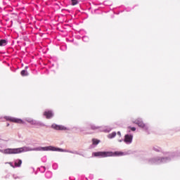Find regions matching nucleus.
<instances>
[{
    "mask_svg": "<svg viewBox=\"0 0 180 180\" xmlns=\"http://www.w3.org/2000/svg\"><path fill=\"white\" fill-rule=\"evenodd\" d=\"M23 151V149L22 148H7L4 150V154H19L20 153H22Z\"/></svg>",
    "mask_w": 180,
    "mask_h": 180,
    "instance_id": "obj_2",
    "label": "nucleus"
},
{
    "mask_svg": "<svg viewBox=\"0 0 180 180\" xmlns=\"http://www.w3.org/2000/svg\"><path fill=\"white\" fill-rule=\"evenodd\" d=\"M5 119L8 122H12L13 123H18L19 124H23V123H25L23 120L19 118H15L12 117H6Z\"/></svg>",
    "mask_w": 180,
    "mask_h": 180,
    "instance_id": "obj_3",
    "label": "nucleus"
},
{
    "mask_svg": "<svg viewBox=\"0 0 180 180\" xmlns=\"http://www.w3.org/2000/svg\"><path fill=\"white\" fill-rule=\"evenodd\" d=\"M155 151H160V149H155V148H154Z\"/></svg>",
    "mask_w": 180,
    "mask_h": 180,
    "instance_id": "obj_21",
    "label": "nucleus"
},
{
    "mask_svg": "<svg viewBox=\"0 0 180 180\" xmlns=\"http://www.w3.org/2000/svg\"><path fill=\"white\" fill-rule=\"evenodd\" d=\"M44 116H45L46 119H51L53 117V112L51 110L45 111L44 112Z\"/></svg>",
    "mask_w": 180,
    "mask_h": 180,
    "instance_id": "obj_8",
    "label": "nucleus"
},
{
    "mask_svg": "<svg viewBox=\"0 0 180 180\" xmlns=\"http://www.w3.org/2000/svg\"><path fill=\"white\" fill-rule=\"evenodd\" d=\"M96 129H98L97 127H96L95 125H91V130H96Z\"/></svg>",
    "mask_w": 180,
    "mask_h": 180,
    "instance_id": "obj_16",
    "label": "nucleus"
},
{
    "mask_svg": "<svg viewBox=\"0 0 180 180\" xmlns=\"http://www.w3.org/2000/svg\"><path fill=\"white\" fill-rule=\"evenodd\" d=\"M94 157H102L105 158L106 157H112L113 155V152H95L93 153Z\"/></svg>",
    "mask_w": 180,
    "mask_h": 180,
    "instance_id": "obj_1",
    "label": "nucleus"
},
{
    "mask_svg": "<svg viewBox=\"0 0 180 180\" xmlns=\"http://www.w3.org/2000/svg\"><path fill=\"white\" fill-rule=\"evenodd\" d=\"M9 164H10L11 167H12V168H16V167H15V165H13L12 164V162H9Z\"/></svg>",
    "mask_w": 180,
    "mask_h": 180,
    "instance_id": "obj_17",
    "label": "nucleus"
},
{
    "mask_svg": "<svg viewBox=\"0 0 180 180\" xmlns=\"http://www.w3.org/2000/svg\"><path fill=\"white\" fill-rule=\"evenodd\" d=\"M52 129L55 130H67V128L63 125L52 124Z\"/></svg>",
    "mask_w": 180,
    "mask_h": 180,
    "instance_id": "obj_5",
    "label": "nucleus"
},
{
    "mask_svg": "<svg viewBox=\"0 0 180 180\" xmlns=\"http://www.w3.org/2000/svg\"><path fill=\"white\" fill-rule=\"evenodd\" d=\"M14 165H15V168L20 167V166L22 165V160L18 159V160H15Z\"/></svg>",
    "mask_w": 180,
    "mask_h": 180,
    "instance_id": "obj_9",
    "label": "nucleus"
},
{
    "mask_svg": "<svg viewBox=\"0 0 180 180\" xmlns=\"http://www.w3.org/2000/svg\"><path fill=\"white\" fill-rule=\"evenodd\" d=\"M112 154H113V155L112 157H113L115 155L117 157H120L122 155H124V153L123 152H120V151H116L115 153H112Z\"/></svg>",
    "mask_w": 180,
    "mask_h": 180,
    "instance_id": "obj_10",
    "label": "nucleus"
},
{
    "mask_svg": "<svg viewBox=\"0 0 180 180\" xmlns=\"http://www.w3.org/2000/svg\"><path fill=\"white\" fill-rule=\"evenodd\" d=\"M21 75H22V77H26L27 75V71L25 70H22Z\"/></svg>",
    "mask_w": 180,
    "mask_h": 180,
    "instance_id": "obj_14",
    "label": "nucleus"
},
{
    "mask_svg": "<svg viewBox=\"0 0 180 180\" xmlns=\"http://www.w3.org/2000/svg\"><path fill=\"white\" fill-rule=\"evenodd\" d=\"M78 4V0H72V5L75 6V5Z\"/></svg>",
    "mask_w": 180,
    "mask_h": 180,
    "instance_id": "obj_15",
    "label": "nucleus"
},
{
    "mask_svg": "<svg viewBox=\"0 0 180 180\" xmlns=\"http://www.w3.org/2000/svg\"><path fill=\"white\" fill-rule=\"evenodd\" d=\"M116 137V132H112L108 135V139H113Z\"/></svg>",
    "mask_w": 180,
    "mask_h": 180,
    "instance_id": "obj_13",
    "label": "nucleus"
},
{
    "mask_svg": "<svg viewBox=\"0 0 180 180\" xmlns=\"http://www.w3.org/2000/svg\"><path fill=\"white\" fill-rule=\"evenodd\" d=\"M117 134H118V136H120V137H122V134L120 133V131H118Z\"/></svg>",
    "mask_w": 180,
    "mask_h": 180,
    "instance_id": "obj_19",
    "label": "nucleus"
},
{
    "mask_svg": "<svg viewBox=\"0 0 180 180\" xmlns=\"http://www.w3.org/2000/svg\"><path fill=\"white\" fill-rule=\"evenodd\" d=\"M8 44V42L6 41V39H1L0 40V46L2 47L4 46H6Z\"/></svg>",
    "mask_w": 180,
    "mask_h": 180,
    "instance_id": "obj_11",
    "label": "nucleus"
},
{
    "mask_svg": "<svg viewBox=\"0 0 180 180\" xmlns=\"http://www.w3.org/2000/svg\"><path fill=\"white\" fill-rule=\"evenodd\" d=\"M42 150H44V151H49V150H51V151H60V149H57L53 146H48V147H44L42 148Z\"/></svg>",
    "mask_w": 180,
    "mask_h": 180,
    "instance_id": "obj_7",
    "label": "nucleus"
},
{
    "mask_svg": "<svg viewBox=\"0 0 180 180\" xmlns=\"http://www.w3.org/2000/svg\"><path fill=\"white\" fill-rule=\"evenodd\" d=\"M134 123H135V124H137L139 127H142V129H143V127H146V124L143 122V121H141V120L140 119L136 120Z\"/></svg>",
    "mask_w": 180,
    "mask_h": 180,
    "instance_id": "obj_6",
    "label": "nucleus"
},
{
    "mask_svg": "<svg viewBox=\"0 0 180 180\" xmlns=\"http://www.w3.org/2000/svg\"><path fill=\"white\" fill-rule=\"evenodd\" d=\"M92 141H93L94 146H98V144H99V143H101V141H99L96 139H93Z\"/></svg>",
    "mask_w": 180,
    "mask_h": 180,
    "instance_id": "obj_12",
    "label": "nucleus"
},
{
    "mask_svg": "<svg viewBox=\"0 0 180 180\" xmlns=\"http://www.w3.org/2000/svg\"><path fill=\"white\" fill-rule=\"evenodd\" d=\"M130 129L132 131H136V127H131Z\"/></svg>",
    "mask_w": 180,
    "mask_h": 180,
    "instance_id": "obj_18",
    "label": "nucleus"
},
{
    "mask_svg": "<svg viewBox=\"0 0 180 180\" xmlns=\"http://www.w3.org/2000/svg\"><path fill=\"white\" fill-rule=\"evenodd\" d=\"M29 123H33V120H28Z\"/></svg>",
    "mask_w": 180,
    "mask_h": 180,
    "instance_id": "obj_20",
    "label": "nucleus"
},
{
    "mask_svg": "<svg viewBox=\"0 0 180 180\" xmlns=\"http://www.w3.org/2000/svg\"><path fill=\"white\" fill-rule=\"evenodd\" d=\"M124 141L126 144H131V141H133V136L130 134L125 135Z\"/></svg>",
    "mask_w": 180,
    "mask_h": 180,
    "instance_id": "obj_4",
    "label": "nucleus"
},
{
    "mask_svg": "<svg viewBox=\"0 0 180 180\" xmlns=\"http://www.w3.org/2000/svg\"><path fill=\"white\" fill-rule=\"evenodd\" d=\"M9 127V124H7V127Z\"/></svg>",
    "mask_w": 180,
    "mask_h": 180,
    "instance_id": "obj_22",
    "label": "nucleus"
}]
</instances>
